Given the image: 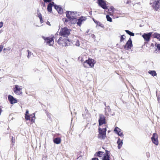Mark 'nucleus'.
<instances>
[{"label": "nucleus", "mask_w": 160, "mask_h": 160, "mask_svg": "<svg viewBox=\"0 0 160 160\" xmlns=\"http://www.w3.org/2000/svg\"><path fill=\"white\" fill-rule=\"evenodd\" d=\"M106 18L107 20L108 21H109L110 22H112V18L109 16V15H107L106 16Z\"/></svg>", "instance_id": "obj_28"}, {"label": "nucleus", "mask_w": 160, "mask_h": 160, "mask_svg": "<svg viewBox=\"0 0 160 160\" xmlns=\"http://www.w3.org/2000/svg\"><path fill=\"white\" fill-rule=\"evenodd\" d=\"M33 116L31 117V124H32L35 122V114L33 113Z\"/></svg>", "instance_id": "obj_24"}, {"label": "nucleus", "mask_w": 160, "mask_h": 160, "mask_svg": "<svg viewBox=\"0 0 160 160\" xmlns=\"http://www.w3.org/2000/svg\"><path fill=\"white\" fill-rule=\"evenodd\" d=\"M61 140L60 138H56L53 139V142L56 144H59L61 142Z\"/></svg>", "instance_id": "obj_20"}, {"label": "nucleus", "mask_w": 160, "mask_h": 160, "mask_svg": "<svg viewBox=\"0 0 160 160\" xmlns=\"http://www.w3.org/2000/svg\"><path fill=\"white\" fill-rule=\"evenodd\" d=\"M109 9L108 10V13L110 15L112 16L113 15V9L111 8V12H109Z\"/></svg>", "instance_id": "obj_34"}, {"label": "nucleus", "mask_w": 160, "mask_h": 160, "mask_svg": "<svg viewBox=\"0 0 160 160\" xmlns=\"http://www.w3.org/2000/svg\"><path fill=\"white\" fill-rule=\"evenodd\" d=\"M87 19L86 17L84 16H81L79 17V18L75 20L76 21V23L78 25L80 26L82 24V23L83 22Z\"/></svg>", "instance_id": "obj_11"}, {"label": "nucleus", "mask_w": 160, "mask_h": 160, "mask_svg": "<svg viewBox=\"0 0 160 160\" xmlns=\"http://www.w3.org/2000/svg\"><path fill=\"white\" fill-rule=\"evenodd\" d=\"M38 16L40 19V22L41 23H42L43 22V20H42V15L40 13H39L38 14Z\"/></svg>", "instance_id": "obj_27"}, {"label": "nucleus", "mask_w": 160, "mask_h": 160, "mask_svg": "<svg viewBox=\"0 0 160 160\" xmlns=\"http://www.w3.org/2000/svg\"><path fill=\"white\" fill-rule=\"evenodd\" d=\"M11 141L13 145H14V143L15 142V139L14 138H13V137H12L11 138Z\"/></svg>", "instance_id": "obj_35"}, {"label": "nucleus", "mask_w": 160, "mask_h": 160, "mask_svg": "<svg viewBox=\"0 0 160 160\" xmlns=\"http://www.w3.org/2000/svg\"><path fill=\"white\" fill-rule=\"evenodd\" d=\"M148 73L153 77L156 76L157 74L155 71H149Z\"/></svg>", "instance_id": "obj_22"}, {"label": "nucleus", "mask_w": 160, "mask_h": 160, "mask_svg": "<svg viewBox=\"0 0 160 160\" xmlns=\"http://www.w3.org/2000/svg\"><path fill=\"white\" fill-rule=\"evenodd\" d=\"M114 131L117 133L121 131V129L118 127H116L114 130Z\"/></svg>", "instance_id": "obj_31"}, {"label": "nucleus", "mask_w": 160, "mask_h": 160, "mask_svg": "<svg viewBox=\"0 0 160 160\" xmlns=\"http://www.w3.org/2000/svg\"><path fill=\"white\" fill-rule=\"evenodd\" d=\"M8 99L11 104H13L17 102V100L14 98L12 96L9 95L8 96Z\"/></svg>", "instance_id": "obj_15"}, {"label": "nucleus", "mask_w": 160, "mask_h": 160, "mask_svg": "<svg viewBox=\"0 0 160 160\" xmlns=\"http://www.w3.org/2000/svg\"><path fill=\"white\" fill-rule=\"evenodd\" d=\"M67 41V39L64 37H60L58 41V43L60 45L62 46H66L67 44L66 42Z\"/></svg>", "instance_id": "obj_10"}, {"label": "nucleus", "mask_w": 160, "mask_h": 160, "mask_svg": "<svg viewBox=\"0 0 160 160\" xmlns=\"http://www.w3.org/2000/svg\"><path fill=\"white\" fill-rule=\"evenodd\" d=\"M126 36L124 35H121L120 37V42H123Z\"/></svg>", "instance_id": "obj_23"}, {"label": "nucleus", "mask_w": 160, "mask_h": 160, "mask_svg": "<svg viewBox=\"0 0 160 160\" xmlns=\"http://www.w3.org/2000/svg\"><path fill=\"white\" fill-rule=\"evenodd\" d=\"M3 23L2 22H0V28H1L3 26Z\"/></svg>", "instance_id": "obj_41"}, {"label": "nucleus", "mask_w": 160, "mask_h": 160, "mask_svg": "<svg viewBox=\"0 0 160 160\" xmlns=\"http://www.w3.org/2000/svg\"><path fill=\"white\" fill-rule=\"evenodd\" d=\"M128 1L127 2V3H128Z\"/></svg>", "instance_id": "obj_51"}, {"label": "nucleus", "mask_w": 160, "mask_h": 160, "mask_svg": "<svg viewBox=\"0 0 160 160\" xmlns=\"http://www.w3.org/2000/svg\"><path fill=\"white\" fill-rule=\"evenodd\" d=\"M93 21L95 22V23L97 25H98L101 27H103V25L100 22H98L94 19H93Z\"/></svg>", "instance_id": "obj_25"}, {"label": "nucleus", "mask_w": 160, "mask_h": 160, "mask_svg": "<svg viewBox=\"0 0 160 160\" xmlns=\"http://www.w3.org/2000/svg\"><path fill=\"white\" fill-rule=\"evenodd\" d=\"M54 3L53 2H52L48 4L47 7V10L48 12H52V7L53 6H54Z\"/></svg>", "instance_id": "obj_17"}, {"label": "nucleus", "mask_w": 160, "mask_h": 160, "mask_svg": "<svg viewBox=\"0 0 160 160\" xmlns=\"http://www.w3.org/2000/svg\"><path fill=\"white\" fill-rule=\"evenodd\" d=\"M107 131L106 127H105L104 128H98V138L101 140H104L106 138Z\"/></svg>", "instance_id": "obj_2"}, {"label": "nucleus", "mask_w": 160, "mask_h": 160, "mask_svg": "<svg viewBox=\"0 0 160 160\" xmlns=\"http://www.w3.org/2000/svg\"><path fill=\"white\" fill-rule=\"evenodd\" d=\"M110 156H104L102 160H110Z\"/></svg>", "instance_id": "obj_29"}, {"label": "nucleus", "mask_w": 160, "mask_h": 160, "mask_svg": "<svg viewBox=\"0 0 160 160\" xmlns=\"http://www.w3.org/2000/svg\"><path fill=\"white\" fill-rule=\"evenodd\" d=\"M152 34V32H150L148 33H144L142 37L146 41L148 42L150 40Z\"/></svg>", "instance_id": "obj_14"}, {"label": "nucleus", "mask_w": 160, "mask_h": 160, "mask_svg": "<svg viewBox=\"0 0 160 160\" xmlns=\"http://www.w3.org/2000/svg\"><path fill=\"white\" fill-rule=\"evenodd\" d=\"M157 98L158 101L159 102H160V94H158V95H157Z\"/></svg>", "instance_id": "obj_39"}, {"label": "nucleus", "mask_w": 160, "mask_h": 160, "mask_svg": "<svg viewBox=\"0 0 160 160\" xmlns=\"http://www.w3.org/2000/svg\"><path fill=\"white\" fill-rule=\"evenodd\" d=\"M74 42H75V46L78 47L80 46V42L77 39L75 41H74Z\"/></svg>", "instance_id": "obj_30"}, {"label": "nucleus", "mask_w": 160, "mask_h": 160, "mask_svg": "<svg viewBox=\"0 0 160 160\" xmlns=\"http://www.w3.org/2000/svg\"><path fill=\"white\" fill-rule=\"evenodd\" d=\"M151 140L153 143L156 145H158V136L156 133H154L151 138Z\"/></svg>", "instance_id": "obj_7"}, {"label": "nucleus", "mask_w": 160, "mask_h": 160, "mask_svg": "<svg viewBox=\"0 0 160 160\" xmlns=\"http://www.w3.org/2000/svg\"><path fill=\"white\" fill-rule=\"evenodd\" d=\"M159 103V104L160 105V102H158Z\"/></svg>", "instance_id": "obj_50"}, {"label": "nucleus", "mask_w": 160, "mask_h": 160, "mask_svg": "<svg viewBox=\"0 0 160 160\" xmlns=\"http://www.w3.org/2000/svg\"><path fill=\"white\" fill-rule=\"evenodd\" d=\"M98 5L102 8L104 9H108L106 1L104 0H98Z\"/></svg>", "instance_id": "obj_12"}, {"label": "nucleus", "mask_w": 160, "mask_h": 160, "mask_svg": "<svg viewBox=\"0 0 160 160\" xmlns=\"http://www.w3.org/2000/svg\"><path fill=\"white\" fill-rule=\"evenodd\" d=\"M68 21H69V19L68 20L67 19H65V22H68Z\"/></svg>", "instance_id": "obj_46"}, {"label": "nucleus", "mask_w": 160, "mask_h": 160, "mask_svg": "<svg viewBox=\"0 0 160 160\" xmlns=\"http://www.w3.org/2000/svg\"><path fill=\"white\" fill-rule=\"evenodd\" d=\"M10 49L11 48L10 47H8L7 48H4L3 50L9 51L10 50Z\"/></svg>", "instance_id": "obj_38"}, {"label": "nucleus", "mask_w": 160, "mask_h": 160, "mask_svg": "<svg viewBox=\"0 0 160 160\" xmlns=\"http://www.w3.org/2000/svg\"><path fill=\"white\" fill-rule=\"evenodd\" d=\"M96 63L95 60L92 58H89L88 60H86L83 63V65L84 67L87 68V64H88L90 68H93L95 64Z\"/></svg>", "instance_id": "obj_4"}, {"label": "nucleus", "mask_w": 160, "mask_h": 160, "mask_svg": "<svg viewBox=\"0 0 160 160\" xmlns=\"http://www.w3.org/2000/svg\"><path fill=\"white\" fill-rule=\"evenodd\" d=\"M152 7L156 10L160 9V0H155L153 2Z\"/></svg>", "instance_id": "obj_13"}, {"label": "nucleus", "mask_w": 160, "mask_h": 160, "mask_svg": "<svg viewBox=\"0 0 160 160\" xmlns=\"http://www.w3.org/2000/svg\"><path fill=\"white\" fill-rule=\"evenodd\" d=\"M117 143L118 144V148L119 149H120L122 145V140L120 141V139L119 138L117 141Z\"/></svg>", "instance_id": "obj_21"}, {"label": "nucleus", "mask_w": 160, "mask_h": 160, "mask_svg": "<svg viewBox=\"0 0 160 160\" xmlns=\"http://www.w3.org/2000/svg\"><path fill=\"white\" fill-rule=\"evenodd\" d=\"M98 122L99 126H101L102 124H106V123L105 117L103 115L100 114L99 115Z\"/></svg>", "instance_id": "obj_9"}, {"label": "nucleus", "mask_w": 160, "mask_h": 160, "mask_svg": "<svg viewBox=\"0 0 160 160\" xmlns=\"http://www.w3.org/2000/svg\"><path fill=\"white\" fill-rule=\"evenodd\" d=\"M3 46L2 45H0V52L2 51L3 48Z\"/></svg>", "instance_id": "obj_40"}, {"label": "nucleus", "mask_w": 160, "mask_h": 160, "mask_svg": "<svg viewBox=\"0 0 160 160\" xmlns=\"http://www.w3.org/2000/svg\"><path fill=\"white\" fill-rule=\"evenodd\" d=\"M155 46L156 47H157L158 50L159 51H160V44H157V42H156Z\"/></svg>", "instance_id": "obj_33"}, {"label": "nucleus", "mask_w": 160, "mask_h": 160, "mask_svg": "<svg viewBox=\"0 0 160 160\" xmlns=\"http://www.w3.org/2000/svg\"><path fill=\"white\" fill-rule=\"evenodd\" d=\"M52 0H43V1L44 2H50Z\"/></svg>", "instance_id": "obj_42"}, {"label": "nucleus", "mask_w": 160, "mask_h": 160, "mask_svg": "<svg viewBox=\"0 0 160 160\" xmlns=\"http://www.w3.org/2000/svg\"><path fill=\"white\" fill-rule=\"evenodd\" d=\"M28 58H29V54H30V53H29V50H28Z\"/></svg>", "instance_id": "obj_47"}, {"label": "nucleus", "mask_w": 160, "mask_h": 160, "mask_svg": "<svg viewBox=\"0 0 160 160\" xmlns=\"http://www.w3.org/2000/svg\"><path fill=\"white\" fill-rule=\"evenodd\" d=\"M22 89V86L16 85H15V87L14 88L13 90L14 92L16 94L19 95L22 93V92L21 91Z\"/></svg>", "instance_id": "obj_6"}, {"label": "nucleus", "mask_w": 160, "mask_h": 160, "mask_svg": "<svg viewBox=\"0 0 160 160\" xmlns=\"http://www.w3.org/2000/svg\"><path fill=\"white\" fill-rule=\"evenodd\" d=\"M28 58H29V54H30V53H29V50H28Z\"/></svg>", "instance_id": "obj_48"}, {"label": "nucleus", "mask_w": 160, "mask_h": 160, "mask_svg": "<svg viewBox=\"0 0 160 160\" xmlns=\"http://www.w3.org/2000/svg\"><path fill=\"white\" fill-rule=\"evenodd\" d=\"M25 119L26 120H30V117L29 115H25Z\"/></svg>", "instance_id": "obj_32"}, {"label": "nucleus", "mask_w": 160, "mask_h": 160, "mask_svg": "<svg viewBox=\"0 0 160 160\" xmlns=\"http://www.w3.org/2000/svg\"><path fill=\"white\" fill-rule=\"evenodd\" d=\"M71 31V29H68L66 27L62 28L59 32V35L63 37H67L69 35Z\"/></svg>", "instance_id": "obj_3"}, {"label": "nucleus", "mask_w": 160, "mask_h": 160, "mask_svg": "<svg viewBox=\"0 0 160 160\" xmlns=\"http://www.w3.org/2000/svg\"><path fill=\"white\" fill-rule=\"evenodd\" d=\"M54 6L55 8L57 11L58 13L60 14L62 13L63 9L61 6L55 5H54Z\"/></svg>", "instance_id": "obj_16"}, {"label": "nucleus", "mask_w": 160, "mask_h": 160, "mask_svg": "<svg viewBox=\"0 0 160 160\" xmlns=\"http://www.w3.org/2000/svg\"><path fill=\"white\" fill-rule=\"evenodd\" d=\"M66 17L69 19V21L71 23L75 24V21L77 18H76V13L74 12L67 11L66 12Z\"/></svg>", "instance_id": "obj_1"}, {"label": "nucleus", "mask_w": 160, "mask_h": 160, "mask_svg": "<svg viewBox=\"0 0 160 160\" xmlns=\"http://www.w3.org/2000/svg\"><path fill=\"white\" fill-rule=\"evenodd\" d=\"M105 153L104 155L105 156H110L109 154L110 152L109 151H108L107 150H105Z\"/></svg>", "instance_id": "obj_37"}, {"label": "nucleus", "mask_w": 160, "mask_h": 160, "mask_svg": "<svg viewBox=\"0 0 160 160\" xmlns=\"http://www.w3.org/2000/svg\"><path fill=\"white\" fill-rule=\"evenodd\" d=\"M125 31L126 32L129 34V35H130L131 36H133L134 35V33L131 32L130 31H129L128 30H125Z\"/></svg>", "instance_id": "obj_26"}, {"label": "nucleus", "mask_w": 160, "mask_h": 160, "mask_svg": "<svg viewBox=\"0 0 160 160\" xmlns=\"http://www.w3.org/2000/svg\"><path fill=\"white\" fill-rule=\"evenodd\" d=\"M117 134L121 137H122L123 136L122 132L121 131L117 133Z\"/></svg>", "instance_id": "obj_36"}, {"label": "nucleus", "mask_w": 160, "mask_h": 160, "mask_svg": "<svg viewBox=\"0 0 160 160\" xmlns=\"http://www.w3.org/2000/svg\"><path fill=\"white\" fill-rule=\"evenodd\" d=\"M28 110H27L26 112V113L25 115H28Z\"/></svg>", "instance_id": "obj_45"}, {"label": "nucleus", "mask_w": 160, "mask_h": 160, "mask_svg": "<svg viewBox=\"0 0 160 160\" xmlns=\"http://www.w3.org/2000/svg\"><path fill=\"white\" fill-rule=\"evenodd\" d=\"M2 32V31L1 30H0V33Z\"/></svg>", "instance_id": "obj_49"}, {"label": "nucleus", "mask_w": 160, "mask_h": 160, "mask_svg": "<svg viewBox=\"0 0 160 160\" xmlns=\"http://www.w3.org/2000/svg\"><path fill=\"white\" fill-rule=\"evenodd\" d=\"M152 36L154 38H156L160 41V34L155 32L152 34Z\"/></svg>", "instance_id": "obj_19"}, {"label": "nucleus", "mask_w": 160, "mask_h": 160, "mask_svg": "<svg viewBox=\"0 0 160 160\" xmlns=\"http://www.w3.org/2000/svg\"><path fill=\"white\" fill-rule=\"evenodd\" d=\"M80 58H81L80 61L81 62H83L84 61V60L82 58V57H79V59H80Z\"/></svg>", "instance_id": "obj_43"}, {"label": "nucleus", "mask_w": 160, "mask_h": 160, "mask_svg": "<svg viewBox=\"0 0 160 160\" xmlns=\"http://www.w3.org/2000/svg\"><path fill=\"white\" fill-rule=\"evenodd\" d=\"M104 154V152L102 151H98L96 152L94 154V156L96 157H102Z\"/></svg>", "instance_id": "obj_18"}, {"label": "nucleus", "mask_w": 160, "mask_h": 160, "mask_svg": "<svg viewBox=\"0 0 160 160\" xmlns=\"http://www.w3.org/2000/svg\"><path fill=\"white\" fill-rule=\"evenodd\" d=\"M42 38L45 40L47 44L49 46H53L54 43V40L55 38L54 36H53L51 37H45L44 36L42 37Z\"/></svg>", "instance_id": "obj_5"}, {"label": "nucleus", "mask_w": 160, "mask_h": 160, "mask_svg": "<svg viewBox=\"0 0 160 160\" xmlns=\"http://www.w3.org/2000/svg\"><path fill=\"white\" fill-rule=\"evenodd\" d=\"M91 160H99L97 158H92Z\"/></svg>", "instance_id": "obj_44"}, {"label": "nucleus", "mask_w": 160, "mask_h": 160, "mask_svg": "<svg viewBox=\"0 0 160 160\" xmlns=\"http://www.w3.org/2000/svg\"><path fill=\"white\" fill-rule=\"evenodd\" d=\"M132 41L130 38L126 44L124 45V48L127 50L130 49L132 47Z\"/></svg>", "instance_id": "obj_8"}, {"label": "nucleus", "mask_w": 160, "mask_h": 160, "mask_svg": "<svg viewBox=\"0 0 160 160\" xmlns=\"http://www.w3.org/2000/svg\"><path fill=\"white\" fill-rule=\"evenodd\" d=\"M150 4H152V3L151 2L150 3Z\"/></svg>", "instance_id": "obj_52"}]
</instances>
